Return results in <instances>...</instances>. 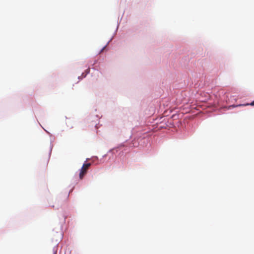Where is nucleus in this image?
Masks as SVG:
<instances>
[{"instance_id": "7ed1b4c3", "label": "nucleus", "mask_w": 254, "mask_h": 254, "mask_svg": "<svg viewBox=\"0 0 254 254\" xmlns=\"http://www.w3.org/2000/svg\"><path fill=\"white\" fill-rule=\"evenodd\" d=\"M105 48H106V46H105L104 48H103L101 50L100 53L102 52L104 50Z\"/></svg>"}, {"instance_id": "f257e3e1", "label": "nucleus", "mask_w": 254, "mask_h": 254, "mask_svg": "<svg viewBox=\"0 0 254 254\" xmlns=\"http://www.w3.org/2000/svg\"><path fill=\"white\" fill-rule=\"evenodd\" d=\"M91 165L90 163H84L79 173V178L80 179H82L84 176L87 173V170Z\"/></svg>"}, {"instance_id": "f03ea898", "label": "nucleus", "mask_w": 254, "mask_h": 254, "mask_svg": "<svg viewBox=\"0 0 254 254\" xmlns=\"http://www.w3.org/2000/svg\"><path fill=\"white\" fill-rule=\"evenodd\" d=\"M249 105H251V106H254V101H253L252 103H248V104H239V105H233V106H230L229 108L232 107H239V106H249Z\"/></svg>"}]
</instances>
